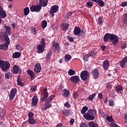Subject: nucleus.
Masks as SVG:
<instances>
[{
    "label": "nucleus",
    "instance_id": "obj_34",
    "mask_svg": "<svg viewBox=\"0 0 127 127\" xmlns=\"http://www.w3.org/2000/svg\"><path fill=\"white\" fill-rule=\"evenodd\" d=\"M42 7L40 5H35V10L36 12H39L41 10Z\"/></svg>",
    "mask_w": 127,
    "mask_h": 127
},
{
    "label": "nucleus",
    "instance_id": "obj_62",
    "mask_svg": "<svg viewBox=\"0 0 127 127\" xmlns=\"http://www.w3.org/2000/svg\"><path fill=\"white\" fill-rule=\"evenodd\" d=\"M106 88L107 89H110L111 88H112V85L110 83H107L106 84Z\"/></svg>",
    "mask_w": 127,
    "mask_h": 127
},
{
    "label": "nucleus",
    "instance_id": "obj_20",
    "mask_svg": "<svg viewBox=\"0 0 127 127\" xmlns=\"http://www.w3.org/2000/svg\"><path fill=\"white\" fill-rule=\"evenodd\" d=\"M27 73L28 75H30L31 80H33V79L35 78V74L34 73V72L31 69H27Z\"/></svg>",
    "mask_w": 127,
    "mask_h": 127
},
{
    "label": "nucleus",
    "instance_id": "obj_10",
    "mask_svg": "<svg viewBox=\"0 0 127 127\" xmlns=\"http://www.w3.org/2000/svg\"><path fill=\"white\" fill-rule=\"evenodd\" d=\"M41 64H36L35 65L34 71L36 74H38V73H40V71H41Z\"/></svg>",
    "mask_w": 127,
    "mask_h": 127
},
{
    "label": "nucleus",
    "instance_id": "obj_31",
    "mask_svg": "<svg viewBox=\"0 0 127 127\" xmlns=\"http://www.w3.org/2000/svg\"><path fill=\"white\" fill-rule=\"evenodd\" d=\"M5 34H9V35H10L11 34V32H10V30H11V29L10 28V27L8 26H5Z\"/></svg>",
    "mask_w": 127,
    "mask_h": 127
},
{
    "label": "nucleus",
    "instance_id": "obj_56",
    "mask_svg": "<svg viewBox=\"0 0 127 127\" xmlns=\"http://www.w3.org/2000/svg\"><path fill=\"white\" fill-rule=\"evenodd\" d=\"M72 98L73 99H77L78 98V93L74 92L73 93Z\"/></svg>",
    "mask_w": 127,
    "mask_h": 127
},
{
    "label": "nucleus",
    "instance_id": "obj_27",
    "mask_svg": "<svg viewBox=\"0 0 127 127\" xmlns=\"http://www.w3.org/2000/svg\"><path fill=\"white\" fill-rule=\"evenodd\" d=\"M51 56H52V51L49 52L46 55V60L47 62H49L50 59H51Z\"/></svg>",
    "mask_w": 127,
    "mask_h": 127
},
{
    "label": "nucleus",
    "instance_id": "obj_28",
    "mask_svg": "<svg viewBox=\"0 0 127 127\" xmlns=\"http://www.w3.org/2000/svg\"><path fill=\"white\" fill-rule=\"evenodd\" d=\"M62 113L63 115H65L66 117H69L71 114V111L69 109L64 110L62 111Z\"/></svg>",
    "mask_w": 127,
    "mask_h": 127
},
{
    "label": "nucleus",
    "instance_id": "obj_47",
    "mask_svg": "<svg viewBox=\"0 0 127 127\" xmlns=\"http://www.w3.org/2000/svg\"><path fill=\"white\" fill-rule=\"evenodd\" d=\"M93 2L92 1H88L86 3V5H87V7L90 8V7H92L93 6Z\"/></svg>",
    "mask_w": 127,
    "mask_h": 127
},
{
    "label": "nucleus",
    "instance_id": "obj_23",
    "mask_svg": "<svg viewBox=\"0 0 127 127\" xmlns=\"http://www.w3.org/2000/svg\"><path fill=\"white\" fill-rule=\"evenodd\" d=\"M61 25V28L64 31H66L69 28V24L68 23H63Z\"/></svg>",
    "mask_w": 127,
    "mask_h": 127
},
{
    "label": "nucleus",
    "instance_id": "obj_57",
    "mask_svg": "<svg viewBox=\"0 0 127 127\" xmlns=\"http://www.w3.org/2000/svg\"><path fill=\"white\" fill-rule=\"evenodd\" d=\"M80 127H88V124L85 123H82L80 124Z\"/></svg>",
    "mask_w": 127,
    "mask_h": 127
},
{
    "label": "nucleus",
    "instance_id": "obj_29",
    "mask_svg": "<svg viewBox=\"0 0 127 127\" xmlns=\"http://www.w3.org/2000/svg\"><path fill=\"white\" fill-rule=\"evenodd\" d=\"M5 78L7 80H9L10 78H12V73L9 72H7L4 74Z\"/></svg>",
    "mask_w": 127,
    "mask_h": 127
},
{
    "label": "nucleus",
    "instance_id": "obj_19",
    "mask_svg": "<svg viewBox=\"0 0 127 127\" xmlns=\"http://www.w3.org/2000/svg\"><path fill=\"white\" fill-rule=\"evenodd\" d=\"M40 5L44 7L47 6V3H48V0H39Z\"/></svg>",
    "mask_w": 127,
    "mask_h": 127
},
{
    "label": "nucleus",
    "instance_id": "obj_3",
    "mask_svg": "<svg viewBox=\"0 0 127 127\" xmlns=\"http://www.w3.org/2000/svg\"><path fill=\"white\" fill-rule=\"evenodd\" d=\"M10 67V64L7 61L0 60V68L3 72H6Z\"/></svg>",
    "mask_w": 127,
    "mask_h": 127
},
{
    "label": "nucleus",
    "instance_id": "obj_9",
    "mask_svg": "<svg viewBox=\"0 0 127 127\" xmlns=\"http://www.w3.org/2000/svg\"><path fill=\"white\" fill-rule=\"evenodd\" d=\"M12 69L14 74H20L21 73V68L16 64L13 66Z\"/></svg>",
    "mask_w": 127,
    "mask_h": 127
},
{
    "label": "nucleus",
    "instance_id": "obj_36",
    "mask_svg": "<svg viewBox=\"0 0 127 127\" xmlns=\"http://www.w3.org/2000/svg\"><path fill=\"white\" fill-rule=\"evenodd\" d=\"M88 111V107L87 106H84L82 107V109L81 111V113L82 115H85L86 114V112Z\"/></svg>",
    "mask_w": 127,
    "mask_h": 127
},
{
    "label": "nucleus",
    "instance_id": "obj_58",
    "mask_svg": "<svg viewBox=\"0 0 127 127\" xmlns=\"http://www.w3.org/2000/svg\"><path fill=\"white\" fill-rule=\"evenodd\" d=\"M28 118L29 119H32L33 118V113L32 112H29L28 113Z\"/></svg>",
    "mask_w": 127,
    "mask_h": 127
},
{
    "label": "nucleus",
    "instance_id": "obj_59",
    "mask_svg": "<svg viewBox=\"0 0 127 127\" xmlns=\"http://www.w3.org/2000/svg\"><path fill=\"white\" fill-rule=\"evenodd\" d=\"M110 127H120V126H119V125H118L116 123H112V124H110Z\"/></svg>",
    "mask_w": 127,
    "mask_h": 127
},
{
    "label": "nucleus",
    "instance_id": "obj_2",
    "mask_svg": "<svg viewBox=\"0 0 127 127\" xmlns=\"http://www.w3.org/2000/svg\"><path fill=\"white\" fill-rule=\"evenodd\" d=\"M96 115H97L96 110L89 109L86 114L83 115V117L86 121H94Z\"/></svg>",
    "mask_w": 127,
    "mask_h": 127
},
{
    "label": "nucleus",
    "instance_id": "obj_48",
    "mask_svg": "<svg viewBox=\"0 0 127 127\" xmlns=\"http://www.w3.org/2000/svg\"><path fill=\"white\" fill-rule=\"evenodd\" d=\"M97 54V53L95 51H91V53L89 55V57H95L96 56V55Z\"/></svg>",
    "mask_w": 127,
    "mask_h": 127
},
{
    "label": "nucleus",
    "instance_id": "obj_49",
    "mask_svg": "<svg viewBox=\"0 0 127 127\" xmlns=\"http://www.w3.org/2000/svg\"><path fill=\"white\" fill-rule=\"evenodd\" d=\"M108 103L110 107H113V106H115V102H114V100H109Z\"/></svg>",
    "mask_w": 127,
    "mask_h": 127
},
{
    "label": "nucleus",
    "instance_id": "obj_21",
    "mask_svg": "<svg viewBox=\"0 0 127 127\" xmlns=\"http://www.w3.org/2000/svg\"><path fill=\"white\" fill-rule=\"evenodd\" d=\"M38 103V98L37 96H34L32 99V104L33 107H35Z\"/></svg>",
    "mask_w": 127,
    "mask_h": 127
},
{
    "label": "nucleus",
    "instance_id": "obj_53",
    "mask_svg": "<svg viewBox=\"0 0 127 127\" xmlns=\"http://www.w3.org/2000/svg\"><path fill=\"white\" fill-rule=\"evenodd\" d=\"M16 49H17V50H19L20 51H21L22 50V48L19 44H17L16 46Z\"/></svg>",
    "mask_w": 127,
    "mask_h": 127
},
{
    "label": "nucleus",
    "instance_id": "obj_37",
    "mask_svg": "<svg viewBox=\"0 0 127 127\" xmlns=\"http://www.w3.org/2000/svg\"><path fill=\"white\" fill-rule=\"evenodd\" d=\"M29 13V7H26L24 9V14L26 16Z\"/></svg>",
    "mask_w": 127,
    "mask_h": 127
},
{
    "label": "nucleus",
    "instance_id": "obj_51",
    "mask_svg": "<svg viewBox=\"0 0 127 127\" xmlns=\"http://www.w3.org/2000/svg\"><path fill=\"white\" fill-rule=\"evenodd\" d=\"M89 57H90L89 56V55H86L85 56L83 57V60L84 61H86V62H88V60H89Z\"/></svg>",
    "mask_w": 127,
    "mask_h": 127
},
{
    "label": "nucleus",
    "instance_id": "obj_18",
    "mask_svg": "<svg viewBox=\"0 0 127 127\" xmlns=\"http://www.w3.org/2000/svg\"><path fill=\"white\" fill-rule=\"evenodd\" d=\"M90 0L91 1H94L97 4L99 5V6H101V7H103L104 5H105V2L103 1L102 0Z\"/></svg>",
    "mask_w": 127,
    "mask_h": 127
},
{
    "label": "nucleus",
    "instance_id": "obj_64",
    "mask_svg": "<svg viewBox=\"0 0 127 127\" xmlns=\"http://www.w3.org/2000/svg\"><path fill=\"white\" fill-rule=\"evenodd\" d=\"M75 122V120H74V119H71L70 120V124L71 126H73V125L74 124V123Z\"/></svg>",
    "mask_w": 127,
    "mask_h": 127
},
{
    "label": "nucleus",
    "instance_id": "obj_32",
    "mask_svg": "<svg viewBox=\"0 0 127 127\" xmlns=\"http://www.w3.org/2000/svg\"><path fill=\"white\" fill-rule=\"evenodd\" d=\"M88 127H99V126L98 125V124L91 121L88 123Z\"/></svg>",
    "mask_w": 127,
    "mask_h": 127
},
{
    "label": "nucleus",
    "instance_id": "obj_17",
    "mask_svg": "<svg viewBox=\"0 0 127 127\" xmlns=\"http://www.w3.org/2000/svg\"><path fill=\"white\" fill-rule=\"evenodd\" d=\"M127 56L125 57L122 60L120 61V65L122 68H124L125 66H126V64H127Z\"/></svg>",
    "mask_w": 127,
    "mask_h": 127
},
{
    "label": "nucleus",
    "instance_id": "obj_63",
    "mask_svg": "<svg viewBox=\"0 0 127 127\" xmlns=\"http://www.w3.org/2000/svg\"><path fill=\"white\" fill-rule=\"evenodd\" d=\"M127 1H124L121 3V6H127Z\"/></svg>",
    "mask_w": 127,
    "mask_h": 127
},
{
    "label": "nucleus",
    "instance_id": "obj_5",
    "mask_svg": "<svg viewBox=\"0 0 127 127\" xmlns=\"http://www.w3.org/2000/svg\"><path fill=\"white\" fill-rule=\"evenodd\" d=\"M90 75V73L87 70H83L80 74V78L83 81H87L88 78Z\"/></svg>",
    "mask_w": 127,
    "mask_h": 127
},
{
    "label": "nucleus",
    "instance_id": "obj_50",
    "mask_svg": "<svg viewBox=\"0 0 127 127\" xmlns=\"http://www.w3.org/2000/svg\"><path fill=\"white\" fill-rule=\"evenodd\" d=\"M40 45H42V46H44L45 47V45L46 44H45V41H44V38H42L41 40V44Z\"/></svg>",
    "mask_w": 127,
    "mask_h": 127
},
{
    "label": "nucleus",
    "instance_id": "obj_35",
    "mask_svg": "<svg viewBox=\"0 0 127 127\" xmlns=\"http://www.w3.org/2000/svg\"><path fill=\"white\" fill-rule=\"evenodd\" d=\"M71 59H72V57L70 55L67 54L64 56L65 62H69Z\"/></svg>",
    "mask_w": 127,
    "mask_h": 127
},
{
    "label": "nucleus",
    "instance_id": "obj_26",
    "mask_svg": "<svg viewBox=\"0 0 127 127\" xmlns=\"http://www.w3.org/2000/svg\"><path fill=\"white\" fill-rule=\"evenodd\" d=\"M81 31V28L80 27L76 26L74 27V29L73 31V34L74 35H79L80 34V32Z\"/></svg>",
    "mask_w": 127,
    "mask_h": 127
},
{
    "label": "nucleus",
    "instance_id": "obj_40",
    "mask_svg": "<svg viewBox=\"0 0 127 127\" xmlns=\"http://www.w3.org/2000/svg\"><path fill=\"white\" fill-rule=\"evenodd\" d=\"M86 33L83 30H81L79 34H78V37H85Z\"/></svg>",
    "mask_w": 127,
    "mask_h": 127
},
{
    "label": "nucleus",
    "instance_id": "obj_22",
    "mask_svg": "<svg viewBox=\"0 0 127 127\" xmlns=\"http://www.w3.org/2000/svg\"><path fill=\"white\" fill-rule=\"evenodd\" d=\"M62 93L64 98H68L69 94H70V92L68 91L67 89H64L62 90Z\"/></svg>",
    "mask_w": 127,
    "mask_h": 127
},
{
    "label": "nucleus",
    "instance_id": "obj_41",
    "mask_svg": "<svg viewBox=\"0 0 127 127\" xmlns=\"http://www.w3.org/2000/svg\"><path fill=\"white\" fill-rule=\"evenodd\" d=\"M68 74L69 76H73V75H75V74H76V71H74L72 69H70L68 71Z\"/></svg>",
    "mask_w": 127,
    "mask_h": 127
},
{
    "label": "nucleus",
    "instance_id": "obj_4",
    "mask_svg": "<svg viewBox=\"0 0 127 127\" xmlns=\"http://www.w3.org/2000/svg\"><path fill=\"white\" fill-rule=\"evenodd\" d=\"M54 98H55V95H52L49 97L44 104L43 110H47V109H49V108L52 106V101L54 99Z\"/></svg>",
    "mask_w": 127,
    "mask_h": 127
},
{
    "label": "nucleus",
    "instance_id": "obj_30",
    "mask_svg": "<svg viewBox=\"0 0 127 127\" xmlns=\"http://www.w3.org/2000/svg\"><path fill=\"white\" fill-rule=\"evenodd\" d=\"M116 91L117 93H122L123 91V86L122 85H119L116 87Z\"/></svg>",
    "mask_w": 127,
    "mask_h": 127
},
{
    "label": "nucleus",
    "instance_id": "obj_1",
    "mask_svg": "<svg viewBox=\"0 0 127 127\" xmlns=\"http://www.w3.org/2000/svg\"><path fill=\"white\" fill-rule=\"evenodd\" d=\"M109 40H111L114 46H116L119 43V37L114 34L106 33L104 36V41L107 42Z\"/></svg>",
    "mask_w": 127,
    "mask_h": 127
},
{
    "label": "nucleus",
    "instance_id": "obj_55",
    "mask_svg": "<svg viewBox=\"0 0 127 127\" xmlns=\"http://www.w3.org/2000/svg\"><path fill=\"white\" fill-rule=\"evenodd\" d=\"M31 33L32 34H36V29L35 27H33L31 28Z\"/></svg>",
    "mask_w": 127,
    "mask_h": 127
},
{
    "label": "nucleus",
    "instance_id": "obj_33",
    "mask_svg": "<svg viewBox=\"0 0 127 127\" xmlns=\"http://www.w3.org/2000/svg\"><path fill=\"white\" fill-rule=\"evenodd\" d=\"M122 22L124 24H127V13H125L123 15V17L122 18Z\"/></svg>",
    "mask_w": 127,
    "mask_h": 127
},
{
    "label": "nucleus",
    "instance_id": "obj_14",
    "mask_svg": "<svg viewBox=\"0 0 127 127\" xmlns=\"http://www.w3.org/2000/svg\"><path fill=\"white\" fill-rule=\"evenodd\" d=\"M70 81L74 84H78L79 83V76L77 75L72 76L70 78Z\"/></svg>",
    "mask_w": 127,
    "mask_h": 127
},
{
    "label": "nucleus",
    "instance_id": "obj_61",
    "mask_svg": "<svg viewBox=\"0 0 127 127\" xmlns=\"http://www.w3.org/2000/svg\"><path fill=\"white\" fill-rule=\"evenodd\" d=\"M64 107H66V108H71V105L70 104H69V102H66L64 104Z\"/></svg>",
    "mask_w": 127,
    "mask_h": 127
},
{
    "label": "nucleus",
    "instance_id": "obj_8",
    "mask_svg": "<svg viewBox=\"0 0 127 127\" xmlns=\"http://www.w3.org/2000/svg\"><path fill=\"white\" fill-rule=\"evenodd\" d=\"M16 93H17V89H16V88H12L11 90L10 95H9V100L12 101V100L14 99V97H15Z\"/></svg>",
    "mask_w": 127,
    "mask_h": 127
},
{
    "label": "nucleus",
    "instance_id": "obj_43",
    "mask_svg": "<svg viewBox=\"0 0 127 127\" xmlns=\"http://www.w3.org/2000/svg\"><path fill=\"white\" fill-rule=\"evenodd\" d=\"M104 23V20L103 19V17H100L98 18V24L99 25H102Z\"/></svg>",
    "mask_w": 127,
    "mask_h": 127
},
{
    "label": "nucleus",
    "instance_id": "obj_16",
    "mask_svg": "<svg viewBox=\"0 0 127 127\" xmlns=\"http://www.w3.org/2000/svg\"><path fill=\"white\" fill-rule=\"evenodd\" d=\"M103 67L104 70H108L110 67V62L108 60H106L103 62Z\"/></svg>",
    "mask_w": 127,
    "mask_h": 127
},
{
    "label": "nucleus",
    "instance_id": "obj_15",
    "mask_svg": "<svg viewBox=\"0 0 127 127\" xmlns=\"http://www.w3.org/2000/svg\"><path fill=\"white\" fill-rule=\"evenodd\" d=\"M0 16L2 17V18H5L6 17V13H5V11L3 10V8L2 6L0 5Z\"/></svg>",
    "mask_w": 127,
    "mask_h": 127
},
{
    "label": "nucleus",
    "instance_id": "obj_54",
    "mask_svg": "<svg viewBox=\"0 0 127 127\" xmlns=\"http://www.w3.org/2000/svg\"><path fill=\"white\" fill-rule=\"evenodd\" d=\"M106 120L107 121H108V122H112L113 121V117L112 116H108L107 117H106Z\"/></svg>",
    "mask_w": 127,
    "mask_h": 127
},
{
    "label": "nucleus",
    "instance_id": "obj_60",
    "mask_svg": "<svg viewBox=\"0 0 127 127\" xmlns=\"http://www.w3.org/2000/svg\"><path fill=\"white\" fill-rule=\"evenodd\" d=\"M4 40L6 41V42H9V38L7 35H5L4 36Z\"/></svg>",
    "mask_w": 127,
    "mask_h": 127
},
{
    "label": "nucleus",
    "instance_id": "obj_7",
    "mask_svg": "<svg viewBox=\"0 0 127 127\" xmlns=\"http://www.w3.org/2000/svg\"><path fill=\"white\" fill-rule=\"evenodd\" d=\"M43 91L44 96L41 99V102H42L43 103L47 101V99L48 98L49 95L48 91L47 90V87L45 88V89H43Z\"/></svg>",
    "mask_w": 127,
    "mask_h": 127
},
{
    "label": "nucleus",
    "instance_id": "obj_39",
    "mask_svg": "<svg viewBox=\"0 0 127 127\" xmlns=\"http://www.w3.org/2000/svg\"><path fill=\"white\" fill-rule=\"evenodd\" d=\"M28 123L30 125H34L35 124H36V121H35L33 118H29Z\"/></svg>",
    "mask_w": 127,
    "mask_h": 127
},
{
    "label": "nucleus",
    "instance_id": "obj_11",
    "mask_svg": "<svg viewBox=\"0 0 127 127\" xmlns=\"http://www.w3.org/2000/svg\"><path fill=\"white\" fill-rule=\"evenodd\" d=\"M53 49L55 52H57L59 53L60 51H61V48H60V46H59V44L58 43H54L53 44Z\"/></svg>",
    "mask_w": 127,
    "mask_h": 127
},
{
    "label": "nucleus",
    "instance_id": "obj_42",
    "mask_svg": "<svg viewBox=\"0 0 127 127\" xmlns=\"http://www.w3.org/2000/svg\"><path fill=\"white\" fill-rule=\"evenodd\" d=\"M41 26L43 29H44V28H45V27H46V26H47V22L46 21V20L42 21V24H41Z\"/></svg>",
    "mask_w": 127,
    "mask_h": 127
},
{
    "label": "nucleus",
    "instance_id": "obj_24",
    "mask_svg": "<svg viewBox=\"0 0 127 127\" xmlns=\"http://www.w3.org/2000/svg\"><path fill=\"white\" fill-rule=\"evenodd\" d=\"M37 48L38 49V53H43V52H44V48H45V47H44L41 45H38Z\"/></svg>",
    "mask_w": 127,
    "mask_h": 127
},
{
    "label": "nucleus",
    "instance_id": "obj_46",
    "mask_svg": "<svg viewBox=\"0 0 127 127\" xmlns=\"http://www.w3.org/2000/svg\"><path fill=\"white\" fill-rule=\"evenodd\" d=\"M36 89H37V87L36 86V85H33L32 86H30V90L33 93L36 91Z\"/></svg>",
    "mask_w": 127,
    "mask_h": 127
},
{
    "label": "nucleus",
    "instance_id": "obj_12",
    "mask_svg": "<svg viewBox=\"0 0 127 127\" xmlns=\"http://www.w3.org/2000/svg\"><path fill=\"white\" fill-rule=\"evenodd\" d=\"M9 43V42H6L4 44L0 45V49H1V50H7Z\"/></svg>",
    "mask_w": 127,
    "mask_h": 127
},
{
    "label": "nucleus",
    "instance_id": "obj_13",
    "mask_svg": "<svg viewBox=\"0 0 127 127\" xmlns=\"http://www.w3.org/2000/svg\"><path fill=\"white\" fill-rule=\"evenodd\" d=\"M92 77L94 78V79H98L100 76V73H99V70L97 68H95L93 70H92Z\"/></svg>",
    "mask_w": 127,
    "mask_h": 127
},
{
    "label": "nucleus",
    "instance_id": "obj_25",
    "mask_svg": "<svg viewBox=\"0 0 127 127\" xmlns=\"http://www.w3.org/2000/svg\"><path fill=\"white\" fill-rule=\"evenodd\" d=\"M21 56V53L18 52H15L12 54V57L13 59H17V58H19Z\"/></svg>",
    "mask_w": 127,
    "mask_h": 127
},
{
    "label": "nucleus",
    "instance_id": "obj_45",
    "mask_svg": "<svg viewBox=\"0 0 127 127\" xmlns=\"http://www.w3.org/2000/svg\"><path fill=\"white\" fill-rule=\"evenodd\" d=\"M5 117V111H1L0 112V118L1 119H3Z\"/></svg>",
    "mask_w": 127,
    "mask_h": 127
},
{
    "label": "nucleus",
    "instance_id": "obj_38",
    "mask_svg": "<svg viewBox=\"0 0 127 127\" xmlns=\"http://www.w3.org/2000/svg\"><path fill=\"white\" fill-rule=\"evenodd\" d=\"M96 95H97V94L96 93H94L92 94L91 95L88 97L87 99H88V101H93V100H94V98L96 97Z\"/></svg>",
    "mask_w": 127,
    "mask_h": 127
},
{
    "label": "nucleus",
    "instance_id": "obj_52",
    "mask_svg": "<svg viewBox=\"0 0 127 127\" xmlns=\"http://www.w3.org/2000/svg\"><path fill=\"white\" fill-rule=\"evenodd\" d=\"M30 11L32 12H34L35 11V5H33L30 7Z\"/></svg>",
    "mask_w": 127,
    "mask_h": 127
},
{
    "label": "nucleus",
    "instance_id": "obj_6",
    "mask_svg": "<svg viewBox=\"0 0 127 127\" xmlns=\"http://www.w3.org/2000/svg\"><path fill=\"white\" fill-rule=\"evenodd\" d=\"M59 9V6H58V5H55L52 6L51 7V10L50 11V13H51L52 16H54V15H55L54 13H56V12L58 11Z\"/></svg>",
    "mask_w": 127,
    "mask_h": 127
},
{
    "label": "nucleus",
    "instance_id": "obj_44",
    "mask_svg": "<svg viewBox=\"0 0 127 127\" xmlns=\"http://www.w3.org/2000/svg\"><path fill=\"white\" fill-rule=\"evenodd\" d=\"M17 82L18 85H19V86H21V87H23V86H24V83H22V82L20 81V78H19V77L17 78Z\"/></svg>",
    "mask_w": 127,
    "mask_h": 127
}]
</instances>
